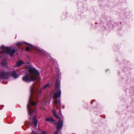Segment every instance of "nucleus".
<instances>
[{"instance_id":"3","label":"nucleus","mask_w":134,"mask_h":134,"mask_svg":"<svg viewBox=\"0 0 134 134\" xmlns=\"http://www.w3.org/2000/svg\"><path fill=\"white\" fill-rule=\"evenodd\" d=\"M55 91L53 96V98L55 99L54 101V104L58 108H59L60 107L61 105L60 100L56 99L60 97L61 94L60 84L59 83H57L56 85Z\"/></svg>"},{"instance_id":"16","label":"nucleus","mask_w":134,"mask_h":134,"mask_svg":"<svg viewBox=\"0 0 134 134\" xmlns=\"http://www.w3.org/2000/svg\"><path fill=\"white\" fill-rule=\"evenodd\" d=\"M31 134H39V133L37 132L32 131V132Z\"/></svg>"},{"instance_id":"9","label":"nucleus","mask_w":134,"mask_h":134,"mask_svg":"<svg viewBox=\"0 0 134 134\" xmlns=\"http://www.w3.org/2000/svg\"><path fill=\"white\" fill-rule=\"evenodd\" d=\"M6 61L5 60H3L2 61L1 64L3 66H5L6 65Z\"/></svg>"},{"instance_id":"21","label":"nucleus","mask_w":134,"mask_h":134,"mask_svg":"<svg viewBox=\"0 0 134 134\" xmlns=\"http://www.w3.org/2000/svg\"><path fill=\"white\" fill-rule=\"evenodd\" d=\"M36 98H37V96H36Z\"/></svg>"},{"instance_id":"13","label":"nucleus","mask_w":134,"mask_h":134,"mask_svg":"<svg viewBox=\"0 0 134 134\" xmlns=\"http://www.w3.org/2000/svg\"><path fill=\"white\" fill-rule=\"evenodd\" d=\"M24 43H25L26 44V45H27L28 46H31L32 47H34V48H35V47L32 46V45H31V44H29V43H26V42H24Z\"/></svg>"},{"instance_id":"15","label":"nucleus","mask_w":134,"mask_h":134,"mask_svg":"<svg viewBox=\"0 0 134 134\" xmlns=\"http://www.w3.org/2000/svg\"><path fill=\"white\" fill-rule=\"evenodd\" d=\"M36 93L37 94L38 96L40 95L41 93V91L40 90L38 92Z\"/></svg>"},{"instance_id":"18","label":"nucleus","mask_w":134,"mask_h":134,"mask_svg":"<svg viewBox=\"0 0 134 134\" xmlns=\"http://www.w3.org/2000/svg\"><path fill=\"white\" fill-rule=\"evenodd\" d=\"M59 131L57 130L56 131V132L54 133L53 134H58Z\"/></svg>"},{"instance_id":"4","label":"nucleus","mask_w":134,"mask_h":134,"mask_svg":"<svg viewBox=\"0 0 134 134\" xmlns=\"http://www.w3.org/2000/svg\"><path fill=\"white\" fill-rule=\"evenodd\" d=\"M10 75L14 79H16L19 77V75H17L15 72L13 71L12 72L11 74L8 72H2L0 73V78H3L7 79Z\"/></svg>"},{"instance_id":"14","label":"nucleus","mask_w":134,"mask_h":134,"mask_svg":"<svg viewBox=\"0 0 134 134\" xmlns=\"http://www.w3.org/2000/svg\"><path fill=\"white\" fill-rule=\"evenodd\" d=\"M30 49V48L28 47H26L25 48L26 50L27 51H29V50Z\"/></svg>"},{"instance_id":"7","label":"nucleus","mask_w":134,"mask_h":134,"mask_svg":"<svg viewBox=\"0 0 134 134\" xmlns=\"http://www.w3.org/2000/svg\"><path fill=\"white\" fill-rule=\"evenodd\" d=\"M23 64H24V62L23 61L21 60H19L17 62L16 65L17 66H19Z\"/></svg>"},{"instance_id":"6","label":"nucleus","mask_w":134,"mask_h":134,"mask_svg":"<svg viewBox=\"0 0 134 134\" xmlns=\"http://www.w3.org/2000/svg\"><path fill=\"white\" fill-rule=\"evenodd\" d=\"M63 124V122L61 121H60L57 123V125L58 130L62 128Z\"/></svg>"},{"instance_id":"17","label":"nucleus","mask_w":134,"mask_h":134,"mask_svg":"<svg viewBox=\"0 0 134 134\" xmlns=\"http://www.w3.org/2000/svg\"><path fill=\"white\" fill-rule=\"evenodd\" d=\"M41 134H46V132L44 131H42L41 132Z\"/></svg>"},{"instance_id":"5","label":"nucleus","mask_w":134,"mask_h":134,"mask_svg":"<svg viewBox=\"0 0 134 134\" xmlns=\"http://www.w3.org/2000/svg\"><path fill=\"white\" fill-rule=\"evenodd\" d=\"M1 48L2 49L3 53L9 54L10 56L12 55L15 52V49H13L12 48L6 47L4 46H2Z\"/></svg>"},{"instance_id":"8","label":"nucleus","mask_w":134,"mask_h":134,"mask_svg":"<svg viewBox=\"0 0 134 134\" xmlns=\"http://www.w3.org/2000/svg\"><path fill=\"white\" fill-rule=\"evenodd\" d=\"M52 112L53 113L54 116L57 118H58V116L57 115L56 113V110L55 109H53L52 110Z\"/></svg>"},{"instance_id":"19","label":"nucleus","mask_w":134,"mask_h":134,"mask_svg":"<svg viewBox=\"0 0 134 134\" xmlns=\"http://www.w3.org/2000/svg\"><path fill=\"white\" fill-rule=\"evenodd\" d=\"M59 112L60 113L61 112V110H60V109H59Z\"/></svg>"},{"instance_id":"1","label":"nucleus","mask_w":134,"mask_h":134,"mask_svg":"<svg viewBox=\"0 0 134 134\" xmlns=\"http://www.w3.org/2000/svg\"><path fill=\"white\" fill-rule=\"evenodd\" d=\"M34 86V85H32L31 88V94L29 99V103L27 105V108L28 109V110L29 112V114L30 115V118L32 119V124H34V126L36 127L37 126V121L36 119V116L35 115L33 116L32 118L31 117V115L32 113L34 112V114H35L36 113V111L34 110L32 111L30 107V106L31 105H35V103L32 101H31V99L32 98V94L34 92L33 88Z\"/></svg>"},{"instance_id":"11","label":"nucleus","mask_w":134,"mask_h":134,"mask_svg":"<svg viewBox=\"0 0 134 134\" xmlns=\"http://www.w3.org/2000/svg\"><path fill=\"white\" fill-rule=\"evenodd\" d=\"M50 86V85L49 83H47L43 87V88L45 89L48 87Z\"/></svg>"},{"instance_id":"2","label":"nucleus","mask_w":134,"mask_h":134,"mask_svg":"<svg viewBox=\"0 0 134 134\" xmlns=\"http://www.w3.org/2000/svg\"><path fill=\"white\" fill-rule=\"evenodd\" d=\"M27 68L29 73L31 75H27L24 76L23 78V81L29 82L35 80L36 79L37 77L35 75L32 74H34L38 76L40 75L39 73L32 66H27Z\"/></svg>"},{"instance_id":"10","label":"nucleus","mask_w":134,"mask_h":134,"mask_svg":"<svg viewBox=\"0 0 134 134\" xmlns=\"http://www.w3.org/2000/svg\"><path fill=\"white\" fill-rule=\"evenodd\" d=\"M46 120L47 121H54V120H53L52 118H47L46 119Z\"/></svg>"},{"instance_id":"12","label":"nucleus","mask_w":134,"mask_h":134,"mask_svg":"<svg viewBox=\"0 0 134 134\" xmlns=\"http://www.w3.org/2000/svg\"><path fill=\"white\" fill-rule=\"evenodd\" d=\"M23 43L21 42H19L17 43L16 44V45L17 46H21V45Z\"/></svg>"},{"instance_id":"20","label":"nucleus","mask_w":134,"mask_h":134,"mask_svg":"<svg viewBox=\"0 0 134 134\" xmlns=\"http://www.w3.org/2000/svg\"><path fill=\"white\" fill-rule=\"evenodd\" d=\"M64 107L63 106V108H64Z\"/></svg>"}]
</instances>
